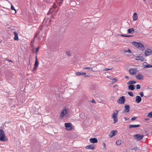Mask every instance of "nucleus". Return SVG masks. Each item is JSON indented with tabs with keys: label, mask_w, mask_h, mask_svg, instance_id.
I'll use <instances>...</instances> for the list:
<instances>
[{
	"label": "nucleus",
	"mask_w": 152,
	"mask_h": 152,
	"mask_svg": "<svg viewBox=\"0 0 152 152\" xmlns=\"http://www.w3.org/2000/svg\"><path fill=\"white\" fill-rule=\"evenodd\" d=\"M132 43L135 47L140 50L142 51L145 49V47L144 45L141 43L133 42H132Z\"/></svg>",
	"instance_id": "nucleus-1"
},
{
	"label": "nucleus",
	"mask_w": 152,
	"mask_h": 152,
	"mask_svg": "<svg viewBox=\"0 0 152 152\" xmlns=\"http://www.w3.org/2000/svg\"><path fill=\"white\" fill-rule=\"evenodd\" d=\"M118 111L117 110H115L112 114V118L114 119V122L113 123L115 124L118 121Z\"/></svg>",
	"instance_id": "nucleus-2"
},
{
	"label": "nucleus",
	"mask_w": 152,
	"mask_h": 152,
	"mask_svg": "<svg viewBox=\"0 0 152 152\" xmlns=\"http://www.w3.org/2000/svg\"><path fill=\"white\" fill-rule=\"evenodd\" d=\"M5 134L4 131L0 129V140L1 141L4 142L7 140V139L5 138Z\"/></svg>",
	"instance_id": "nucleus-3"
},
{
	"label": "nucleus",
	"mask_w": 152,
	"mask_h": 152,
	"mask_svg": "<svg viewBox=\"0 0 152 152\" xmlns=\"http://www.w3.org/2000/svg\"><path fill=\"white\" fill-rule=\"evenodd\" d=\"M67 114V109L66 108H64L63 110L61 111L60 115V118L61 119L63 118L66 114Z\"/></svg>",
	"instance_id": "nucleus-4"
},
{
	"label": "nucleus",
	"mask_w": 152,
	"mask_h": 152,
	"mask_svg": "<svg viewBox=\"0 0 152 152\" xmlns=\"http://www.w3.org/2000/svg\"><path fill=\"white\" fill-rule=\"evenodd\" d=\"M125 96H123L119 97L117 100V102L119 104H123L125 103Z\"/></svg>",
	"instance_id": "nucleus-5"
},
{
	"label": "nucleus",
	"mask_w": 152,
	"mask_h": 152,
	"mask_svg": "<svg viewBox=\"0 0 152 152\" xmlns=\"http://www.w3.org/2000/svg\"><path fill=\"white\" fill-rule=\"evenodd\" d=\"M64 125L67 130L70 131L72 129V124L71 123H65Z\"/></svg>",
	"instance_id": "nucleus-6"
},
{
	"label": "nucleus",
	"mask_w": 152,
	"mask_h": 152,
	"mask_svg": "<svg viewBox=\"0 0 152 152\" xmlns=\"http://www.w3.org/2000/svg\"><path fill=\"white\" fill-rule=\"evenodd\" d=\"M39 63L37 61V56L35 57V62L34 66L33 69L32 71H33L36 69L39 65Z\"/></svg>",
	"instance_id": "nucleus-7"
},
{
	"label": "nucleus",
	"mask_w": 152,
	"mask_h": 152,
	"mask_svg": "<svg viewBox=\"0 0 152 152\" xmlns=\"http://www.w3.org/2000/svg\"><path fill=\"white\" fill-rule=\"evenodd\" d=\"M134 138L136 139L137 141H139L141 139L144 137V136L142 135H140L138 134H136L134 136Z\"/></svg>",
	"instance_id": "nucleus-8"
},
{
	"label": "nucleus",
	"mask_w": 152,
	"mask_h": 152,
	"mask_svg": "<svg viewBox=\"0 0 152 152\" xmlns=\"http://www.w3.org/2000/svg\"><path fill=\"white\" fill-rule=\"evenodd\" d=\"M152 53V50L149 49H147L145 51V55L146 56H148L151 55Z\"/></svg>",
	"instance_id": "nucleus-9"
},
{
	"label": "nucleus",
	"mask_w": 152,
	"mask_h": 152,
	"mask_svg": "<svg viewBox=\"0 0 152 152\" xmlns=\"http://www.w3.org/2000/svg\"><path fill=\"white\" fill-rule=\"evenodd\" d=\"M145 58L143 56H139L135 57V59L136 60H140L143 61L144 60Z\"/></svg>",
	"instance_id": "nucleus-10"
},
{
	"label": "nucleus",
	"mask_w": 152,
	"mask_h": 152,
	"mask_svg": "<svg viewBox=\"0 0 152 152\" xmlns=\"http://www.w3.org/2000/svg\"><path fill=\"white\" fill-rule=\"evenodd\" d=\"M137 70L136 69H130L129 70V72L130 74L131 75H134L137 72Z\"/></svg>",
	"instance_id": "nucleus-11"
},
{
	"label": "nucleus",
	"mask_w": 152,
	"mask_h": 152,
	"mask_svg": "<svg viewBox=\"0 0 152 152\" xmlns=\"http://www.w3.org/2000/svg\"><path fill=\"white\" fill-rule=\"evenodd\" d=\"M117 132L116 130H112L110 132L109 136L110 137H112L115 136L116 134V133Z\"/></svg>",
	"instance_id": "nucleus-12"
},
{
	"label": "nucleus",
	"mask_w": 152,
	"mask_h": 152,
	"mask_svg": "<svg viewBox=\"0 0 152 152\" xmlns=\"http://www.w3.org/2000/svg\"><path fill=\"white\" fill-rule=\"evenodd\" d=\"M130 109V107L129 105H126L125 106V109L124 110L123 112L124 113H127L128 112Z\"/></svg>",
	"instance_id": "nucleus-13"
},
{
	"label": "nucleus",
	"mask_w": 152,
	"mask_h": 152,
	"mask_svg": "<svg viewBox=\"0 0 152 152\" xmlns=\"http://www.w3.org/2000/svg\"><path fill=\"white\" fill-rule=\"evenodd\" d=\"M95 146L94 145L92 144L90 145L87 146L86 147V148L87 149L94 150L95 149Z\"/></svg>",
	"instance_id": "nucleus-14"
},
{
	"label": "nucleus",
	"mask_w": 152,
	"mask_h": 152,
	"mask_svg": "<svg viewBox=\"0 0 152 152\" xmlns=\"http://www.w3.org/2000/svg\"><path fill=\"white\" fill-rule=\"evenodd\" d=\"M89 140L91 143H97L98 142V140L96 138H90L89 139Z\"/></svg>",
	"instance_id": "nucleus-15"
},
{
	"label": "nucleus",
	"mask_w": 152,
	"mask_h": 152,
	"mask_svg": "<svg viewBox=\"0 0 152 152\" xmlns=\"http://www.w3.org/2000/svg\"><path fill=\"white\" fill-rule=\"evenodd\" d=\"M136 78L139 80H143V76L140 74H138L136 76Z\"/></svg>",
	"instance_id": "nucleus-16"
},
{
	"label": "nucleus",
	"mask_w": 152,
	"mask_h": 152,
	"mask_svg": "<svg viewBox=\"0 0 152 152\" xmlns=\"http://www.w3.org/2000/svg\"><path fill=\"white\" fill-rule=\"evenodd\" d=\"M143 67L144 68L152 67V65H151L145 62L143 64Z\"/></svg>",
	"instance_id": "nucleus-17"
},
{
	"label": "nucleus",
	"mask_w": 152,
	"mask_h": 152,
	"mask_svg": "<svg viewBox=\"0 0 152 152\" xmlns=\"http://www.w3.org/2000/svg\"><path fill=\"white\" fill-rule=\"evenodd\" d=\"M142 100L141 98L139 96H137L136 97V102L137 103H140Z\"/></svg>",
	"instance_id": "nucleus-18"
},
{
	"label": "nucleus",
	"mask_w": 152,
	"mask_h": 152,
	"mask_svg": "<svg viewBox=\"0 0 152 152\" xmlns=\"http://www.w3.org/2000/svg\"><path fill=\"white\" fill-rule=\"evenodd\" d=\"M75 75H85L86 74V72H77L75 73Z\"/></svg>",
	"instance_id": "nucleus-19"
},
{
	"label": "nucleus",
	"mask_w": 152,
	"mask_h": 152,
	"mask_svg": "<svg viewBox=\"0 0 152 152\" xmlns=\"http://www.w3.org/2000/svg\"><path fill=\"white\" fill-rule=\"evenodd\" d=\"M134 88V85H130L128 86V89L130 90H133Z\"/></svg>",
	"instance_id": "nucleus-20"
},
{
	"label": "nucleus",
	"mask_w": 152,
	"mask_h": 152,
	"mask_svg": "<svg viewBox=\"0 0 152 152\" xmlns=\"http://www.w3.org/2000/svg\"><path fill=\"white\" fill-rule=\"evenodd\" d=\"M140 126V125H132V124H130L129 125V127L130 128H135L139 127Z\"/></svg>",
	"instance_id": "nucleus-21"
},
{
	"label": "nucleus",
	"mask_w": 152,
	"mask_h": 152,
	"mask_svg": "<svg viewBox=\"0 0 152 152\" xmlns=\"http://www.w3.org/2000/svg\"><path fill=\"white\" fill-rule=\"evenodd\" d=\"M127 32L129 34H133L134 32V29L133 28H130L127 30Z\"/></svg>",
	"instance_id": "nucleus-22"
},
{
	"label": "nucleus",
	"mask_w": 152,
	"mask_h": 152,
	"mask_svg": "<svg viewBox=\"0 0 152 152\" xmlns=\"http://www.w3.org/2000/svg\"><path fill=\"white\" fill-rule=\"evenodd\" d=\"M137 15V13H134L133 16V18L134 20H137L138 17Z\"/></svg>",
	"instance_id": "nucleus-23"
},
{
	"label": "nucleus",
	"mask_w": 152,
	"mask_h": 152,
	"mask_svg": "<svg viewBox=\"0 0 152 152\" xmlns=\"http://www.w3.org/2000/svg\"><path fill=\"white\" fill-rule=\"evenodd\" d=\"M14 33L15 35V37L14 38V40H18V34L16 32H14Z\"/></svg>",
	"instance_id": "nucleus-24"
},
{
	"label": "nucleus",
	"mask_w": 152,
	"mask_h": 152,
	"mask_svg": "<svg viewBox=\"0 0 152 152\" xmlns=\"http://www.w3.org/2000/svg\"><path fill=\"white\" fill-rule=\"evenodd\" d=\"M83 69H88V71H91L93 70V69L92 68L90 67H86L83 68Z\"/></svg>",
	"instance_id": "nucleus-25"
},
{
	"label": "nucleus",
	"mask_w": 152,
	"mask_h": 152,
	"mask_svg": "<svg viewBox=\"0 0 152 152\" xmlns=\"http://www.w3.org/2000/svg\"><path fill=\"white\" fill-rule=\"evenodd\" d=\"M136 83V82L134 80H131L129 81L127 83V84L128 85H130L131 84H134Z\"/></svg>",
	"instance_id": "nucleus-26"
},
{
	"label": "nucleus",
	"mask_w": 152,
	"mask_h": 152,
	"mask_svg": "<svg viewBox=\"0 0 152 152\" xmlns=\"http://www.w3.org/2000/svg\"><path fill=\"white\" fill-rule=\"evenodd\" d=\"M121 140H118L116 141V143L118 145H120L121 143Z\"/></svg>",
	"instance_id": "nucleus-27"
},
{
	"label": "nucleus",
	"mask_w": 152,
	"mask_h": 152,
	"mask_svg": "<svg viewBox=\"0 0 152 152\" xmlns=\"http://www.w3.org/2000/svg\"><path fill=\"white\" fill-rule=\"evenodd\" d=\"M147 116L149 117L152 118V112H150L149 113Z\"/></svg>",
	"instance_id": "nucleus-28"
},
{
	"label": "nucleus",
	"mask_w": 152,
	"mask_h": 152,
	"mask_svg": "<svg viewBox=\"0 0 152 152\" xmlns=\"http://www.w3.org/2000/svg\"><path fill=\"white\" fill-rule=\"evenodd\" d=\"M66 55L69 57L71 56V54L70 52L69 51H67L66 52Z\"/></svg>",
	"instance_id": "nucleus-29"
},
{
	"label": "nucleus",
	"mask_w": 152,
	"mask_h": 152,
	"mask_svg": "<svg viewBox=\"0 0 152 152\" xmlns=\"http://www.w3.org/2000/svg\"><path fill=\"white\" fill-rule=\"evenodd\" d=\"M128 94L129 96H134L133 93L132 92H129Z\"/></svg>",
	"instance_id": "nucleus-30"
},
{
	"label": "nucleus",
	"mask_w": 152,
	"mask_h": 152,
	"mask_svg": "<svg viewBox=\"0 0 152 152\" xmlns=\"http://www.w3.org/2000/svg\"><path fill=\"white\" fill-rule=\"evenodd\" d=\"M11 10H14L15 11V13H16V10L14 8V7L12 5V4L11 5Z\"/></svg>",
	"instance_id": "nucleus-31"
},
{
	"label": "nucleus",
	"mask_w": 152,
	"mask_h": 152,
	"mask_svg": "<svg viewBox=\"0 0 152 152\" xmlns=\"http://www.w3.org/2000/svg\"><path fill=\"white\" fill-rule=\"evenodd\" d=\"M124 52H125V53L128 52V53H131V51L130 50V49H128V50H124Z\"/></svg>",
	"instance_id": "nucleus-32"
},
{
	"label": "nucleus",
	"mask_w": 152,
	"mask_h": 152,
	"mask_svg": "<svg viewBox=\"0 0 152 152\" xmlns=\"http://www.w3.org/2000/svg\"><path fill=\"white\" fill-rule=\"evenodd\" d=\"M136 86V88L137 90L140 89V86L139 84H137Z\"/></svg>",
	"instance_id": "nucleus-33"
},
{
	"label": "nucleus",
	"mask_w": 152,
	"mask_h": 152,
	"mask_svg": "<svg viewBox=\"0 0 152 152\" xmlns=\"http://www.w3.org/2000/svg\"><path fill=\"white\" fill-rule=\"evenodd\" d=\"M112 68H105L104 69V70L105 71H107L109 70H112Z\"/></svg>",
	"instance_id": "nucleus-34"
},
{
	"label": "nucleus",
	"mask_w": 152,
	"mask_h": 152,
	"mask_svg": "<svg viewBox=\"0 0 152 152\" xmlns=\"http://www.w3.org/2000/svg\"><path fill=\"white\" fill-rule=\"evenodd\" d=\"M139 95H140L141 97H143L144 96L143 93L142 92H140L139 94Z\"/></svg>",
	"instance_id": "nucleus-35"
},
{
	"label": "nucleus",
	"mask_w": 152,
	"mask_h": 152,
	"mask_svg": "<svg viewBox=\"0 0 152 152\" xmlns=\"http://www.w3.org/2000/svg\"><path fill=\"white\" fill-rule=\"evenodd\" d=\"M102 144L104 146V149H106V145L105 143L104 142H103Z\"/></svg>",
	"instance_id": "nucleus-36"
},
{
	"label": "nucleus",
	"mask_w": 152,
	"mask_h": 152,
	"mask_svg": "<svg viewBox=\"0 0 152 152\" xmlns=\"http://www.w3.org/2000/svg\"><path fill=\"white\" fill-rule=\"evenodd\" d=\"M117 81V79H115V78H114L113 79V81H112V82L113 83H115Z\"/></svg>",
	"instance_id": "nucleus-37"
},
{
	"label": "nucleus",
	"mask_w": 152,
	"mask_h": 152,
	"mask_svg": "<svg viewBox=\"0 0 152 152\" xmlns=\"http://www.w3.org/2000/svg\"><path fill=\"white\" fill-rule=\"evenodd\" d=\"M137 149H138V148L137 146H136L135 147H134V148L132 149V150H136ZM138 150H139V149H138Z\"/></svg>",
	"instance_id": "nucleus-38"
},
{
	"label": "nucleus",
	"mask_w": 152,
	"mask_h": 152,
	"mask_svg": "<svg viewBox=\"0 0 152 152\" xmlns=\"http://www.w3.org/2000/svg\"><path fill=\"white\" fill-rule=\"evenodd\" d=\"M136 119H137V117H132L131 118V120L132 121H134L135 120H136Z\"/></svg>",
	"instance_id": "nucleus-39"
},
{
	"label": "nucleus",
	"mask_w": 152,
	"mask_h": 152,
	"mask_svg": "<svg viewBox=\"0 0 152 152\" xmlns=\"http://www.w3.org/2000/svg\"><path fill=\"white\" fill-rule=\"evenodd\" d=\"M53 7L54 9L57 6L55 3H54L53 4Z\"/></svg>",
	"instance_id": "nucleus-40"
},
{
	"label": "nucleus",
	"mask_w": 152,
	"mask_h": 152,
	"mask_svg": "<svg viewBox=\"0 0 152 152\" xmlns=\"http://www.w3.org/2000/svg\"><path fill=\"white\" fill-rule=\"evenodd\" d=\"M39 49V47H37L36 48V54H37V52L38 51V50Z\"/></svg>",
	"instance_id": "nucleus-41"
},
{
	"label": "nucleus",
	"mask_w": 152,
	"mask_h": 152,
	"mask_svg": "<svg viewBox=\"0 0 152 152\" xmlns=\"http://www.w3.org/2000/svg\"><path fill=\"white\" fill-rule=\"evenodd\" d=\"M91 102L93 103H96V101L94 99H92V100L91 101Z\"/></svg>",
	"instance_id": "nucleus-42"
},
{
	"label": "nucleus",
	"mask_w": 152,
	"mask_h": 152,
	"mask_svg": "<svg viewBox=\"0 0 152 152\" xmlns=\"http://www.w3.org/2000/svg\"><path fill=\"white\" fill-rule=\"evenodd\" d=\"M149 118H145V120L146 121L149 120Z\"/></svg>",
	"instance_id": "nucleus-43"
},
{
	"label": "nucleus",
	"mask_w": 152,
	"mask_h": 152,
	"mask_svg": "<svg viewBox=\"0 0 152 152\" xmlns=\"http://www.w3.org/2000/svg\"><path fill=\"white\" fill-rule=\"evenodd\" d=\"M124 119H125V121H127V120H128L129 119V118H125Z\"/></svg>",
	"instance_id": "nucleus-44"
},
{
	"label": "nucleus",
	"mask_w": 152,
	"mask_h": 152,
	"mask_svg": "<svg viewBox=\"0 0 152 152\" xmlns=\"http://www.w3.org/2000/svg\"><path fill=\"white\" fill-rule=\"evenodd\" d=\"M121 36H123V37H126V35H125L124 34H121Z\"/></svg>",
	"instance_id": "nucleus-45"
},
{
	"label": "nucleus",
	"mask_w": 152,
	"mask_h": 152,
	"mask_svg": "<svg viewBox=\"0 0 152 152\" xmlns=\"http://www.w3.org/2000/svg\"><path fill=\"white\" fill-rule=\"evenodd\" d=\"M125 77L126 79H128L129 78V77L127 76H125Z\"/></svg>",
	"instance_id": "nucleus-46"
},
{
	"label": "nucleus",
	"mask_w": 152,
	"mask_h": 152,
	"mask_svg": "<svg viewBox=\"0 0 152 152\" xmlns=\"http://www.w3.org/2000/svg\"><path fill=\"white\" fill-rule=\"evenodd\" d=\"M89 76L88 75H85V76L84 77H89Z\"/></svg>",
	"instance_id": "nucleus-47"
},
{
	"label": "nucleus",
	"mask_w": 152,
	"mask_h": 152,
	"mask_svg": "<svg viewBox=\"0 0 152 152\" xmlns=\"http://www.w3.org/2000/svg\"><path fill=\"white\" fill-rule=\"evenodd\" d=\"M132 36H129V35H126V37H131Z\"/></svg>",
	"instance_id": "nucleus-48"
},
{
	"label": "nucleus",
	"mask_w": 152,
	"mask_h": 152,
	"mask_svg": "<svg viewBox=\"0 0 152 152\" xmlns=\"http://www.w3.org/2000/svg\"><path fill=\"white\" fill-rule=\"evenodd\" d=\"M62 4V2H60V3H59V4L60 5H61V4Z\"/></svg>",
	"instance_id": "nucleus-49"
},
{
	"label": "nucleus",
	"mask_w": 152,
	"mask_h": 152,
	"mask_svg": "<svg viewBox=\"0 0 152 152\" xmlns=\"http://www.w3.org/2000/svg\"><path fill=\"white\" fill-rule=\"evenodd\" d=\"M11 61L12 62V61L11 60H10L9 61Z\"/></svg>",
	"instance_id": "nucleus-50"
},
{
	"label": "nucleus",
	"mask_w": 152,
	"mask_h": 152,
	"mask_svg": "<svg viewBox=\"0 0 152 152\" xmlns=\"http://www.w3.org/2000/svg\"><path fill=\"white\" fill-rule=\"evenodd\" d=\"M36 36H37V35H36V36H35V37H36Z\"/></svg>",
	"instance_id": "nucleus-51"
},
{
	"label": "nucleus",
	"mask_w": 152,
	"mask_h": 152,
	"mask_svg": "<svg viewBox=\"0 0 152 152\" xmlns=\"http://www.w3.org/2000/svg\"><path fill=\"white\" fill-rule=\"evenodd\" d=\"M143 1H145V0H143Z\"/></svg>",
	"instance_id": "nucleus-52"
}]
</instances>
